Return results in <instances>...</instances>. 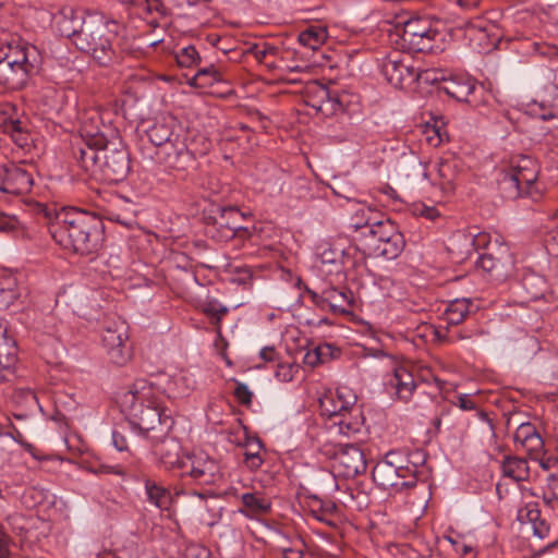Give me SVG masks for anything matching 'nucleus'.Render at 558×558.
Segmentation results:
<instances>
[{
    "instance_id": "nucleus-1",
    "label": "nucleus",
    "mask_w": 558,
    "mask_h": 558,
    "mask_svg": "<svg viewBox=\"0 0 558 558\" xmlns=\"http://www.w3.org/2000/svg\"><path fill=\"white\" fill-rule=\"evenodd\" d=\"M121 404L130 411L129 424L150 440L165 439L174 426L171 412L160 405L146 379H136L121 396Z\"/></svg>"
},
{
    "instance_id": "nucleus-2",
    "label": "nucleus",
    "mask_w": 558,
    "mask_h": 558,
    "mask_svg": "<svg viewBox=\"0 0 558 558\" xmlns=\"http://www.w3.org/2000/svg\"><path fill=\"white\" fill-rule=\"evenodd\" d=\"M49 231L57 244L80 255L95 253L104 236L101 219L77 207H63L50 222Z\"/></svg>"
},
{
    "instance_id": "nucleus-3",
    "label": "nucleus",
    "mask_w": 558,
    "mask_h": 558,
    "mask_svg": "<svg viewBox=\"0 0 558 558\" xmlns=\"http://www.w3.org/2000/svg\"><path fill=\"white\" fill-rule=\"evenodd\" d=\"M119 24L99 14H88L87 24L74 39V46L99 65L109 66L117 59Z\"/></svg>"
},
{
    "instance_id": "nucleus-4",
    "label": "nucleus",
    "mask_w": 558,
    "mask_h": 558,
    "mask_svg": "<svg viewBox=\"0 0 558 558\" xmlns=\"http://www.w3.org/2000/svg\"><path fill=\"white\" fill-rule=\"evenodd\" d=\"M243 216L234 206H216L204 216L205 233L217 242H227L232 239L245 241L252 236L246 227L241 226Z\"/></svg>"
},
{
    "instance_id": "nucleus-5",
    "label": "nucleus",
    "mask_w": 558,
    "mask_h": 558,
    "mask_svg": "<svg viewBox=\"0 0 558 558\" xmlns=\"http://www.w3.org/2000/svg\"><path fill=\"white\" fill-rule=\"evenodd\" d=\"M355 227L363 229L362 234L366 236V246L373 255L395 259L402 253L405 241L391 220L372 223L367 220L364 226Z\"/></svg>"
},
{
    "instance_id": "nucleus-6",
    "label": "nucleus",
    "mask_w": 558,
    "mask_h": 558,
    "mask_svg": "<svg viewBox=\"0 0 558 558\" xmlns=\"http://www.w3.org/2000/svg\"><path fill=\"white\" fill-rule=\"evenodd\" d=\"M401 41L409 52L434 53L441 49L442 34L427 20L417 17L404 23Z\"/></svg>"
},
{
    "instance_id": "nucleus-7",
    "label": "nucleus",
    "mask_w": 558,
    "mask_h": 558,
    "mask_svg": "<svg viewBox=\"0 0 558 558\" xmlns=\"http://www.w3.org/2000/svg\"><path fill=\"white\" fill-rule=\"evenodd\" d=\"M131 170L130 155L118 138H107L96 178L107 184L122 182Z\"/></svg>"
},
{
    "instance_id": "nucleus-8",
    "label": "nucleus",
    "mask_w": 558,
    "mask_h": 558,
    "mask_svg": "<svg viewBox=\"0 0 558 558\" xmlns=\"http://www.w3.org/2000/svg\"><path fill=\"white\" fill-rule=\"evenodd\" d=\"M107 144L104 133H90L84 130L83 138L72 146V155L77 165L92 177L97 175L101 160V150Z\"/></svg>"
},
{
    "instance_id": "nucleus-9",
    "label": "nucleus",
    "mask_w": 558,
    "mask_h": 558,
    "mask_svg": "<svg viewBox=\"0 0 558 558\" xmlns=\"http://www.w3.org/2000/svg\"><path fill=\"white\" fill-rule=\"evenodd\" d=\"M380 71L389 84L396 88L411 86L420 78L411 58L400 51H391L381 61Z\"/></svg>"
},
{
    "instance_id": "nucleus-10",
    "label": "nucleus",
    "mask_w": 558,
    "mask_h": 558,
    "mask_svg": "<svg viewBox=\"0 0 558 558\" xmlns=\"http://www.w3.org/2000/svg\"><path fill=\"white\" fill-rule=\"evenodd\" d=\"M0 60L36 71L40 65V54L37 48L20 37L12 38L0 46Z\"/></svg>"
},
{
    "instance_id": "nucleus-11",
    "label": "nucleus",
    "mask_w": 558,
    "mask_h": 558,
    "mask_svg": "<svg viewBox=\"0 0 558 558\" xmlns=\"http://www.w3.org/2000/svg\"><path fill=\"white\" fill-rule=\"evenodd\" d=\"M128 327L124 322H114L108 325L101 335L104 347L110 361L117 365H123L130 359V349L126 345Z\"/></svg>"
},
{
    "instance_id": "nucleus-12",
    "label": "nucleus",
    "mask_w": 558,
    "mask_h": 558,
    "mask_svg": "<svg viewBox=\"0 0 558 558\" xmlns=\"http://www.w3.org/2000/svg\"><path fill=\"white\" fill-rule=\"evenodd\" d=\"M332 458L333 468L345 478H354L367 469L364 452L355 445H340Z\"/></svg>"
},
{
    "instance_id": "nucleus-13",
    "label": "nucleus",
    "mask_w": 558,
    "mask_h": 558,
    "mask_svg": "<svg viewBox=\"0 0 558 558\" xmlns=\"http://www.w3.org/2000/svg\"><path fill=\"white\" fill-rule=\"evenodd\" d=\"M304 102L325 116H331L339 110H343L340 96L337 93H331L327 86L318 82H312L306 85Z\"/></svg>"
},
{
    "instance_id": "nucleus-14",
    "label": "nucleus",
    "mask_w": 558,
    "mask_h": 558,
    "mask_svg": "<svg viewBox=\"0 0 558 558\" xmlns=\"http://www.w3.org/2000/svg\"><path fill=\"white\" fill-rule=\"evenodd\" d=\"M52 21L57 32L74 45V39L87 24V15L82 10L65 5L53 15Z\"/></svg>"
},
{
    "instance_id": "nucleus-15",
    "label": "nucleus",
    "mask_w": 558,
    "mask_h": 558,
    "mask_svg": "<svg viewBox=\"0 0 558 558\" xmlns=\"http://www.w3.org/2000/svg\"><path fill=\"white\" fill-rule=\"evenodd\" d=\"M158 148V155L170 168L185 169L193 161V154L189 150L183 134L174 136L171 142L161 144Z\"/></svg>"
},
{
    "instance_id": "nucleus-16",
    "label": "nucleus",
    "mask_w": 558,
    "mask_h": 558,
    "mask_svg": "<svg viewBox=\"0 0 558 558\" xmlns=\"http://www.w3.org/2000/svg\"><path fill=\"white\" fill-rule=\"evenodd\" d=\"M186 473L199 485H210L220 478L218 463L204 453L187 457Z\"/></svg>"
},
{
    "instance_id": "nucleus-17",
    "label": "nucleus",
    "mask_w": 558,
    "mask_h": 558,
    "mask_svg": "<svg viewBox=\"0 0 558 558\" xmlns=\"http://www.w3.org/2000/svg\"><path fill=\"white\" fill-rule=\"evenodd\" d=\"M13 402L22 408L21 411L13 413L14 418L21 422L20 427L14 426L15 432L19 436H22V432L31 434L34 426L26 423V420L28 418V412H34L39 408L36 393L31 389H16L13 393Z\"/></svg>"
},
{
    "instance_id": "nucleus-18",
    "label": "nucleus",
    "mask_w": 558,
    "mask_h": 558,
    "mask_svg": "<svg viewBox=\"0 0 558 558\" xmlns=\"http://www.w3.org/2000/svg\"><path fill=\"white\" fill-rule=\"evenodd\" d=\"M356 403V396L347 388L337 389L336 397L320 399L322 414L328 416L330 422L341 415H347Z\"/></svg>"
},
{
    "instance_id": "nucleus-19",
    "label": "nucleus",
    "mask_w": 558,
    "mask_h": 558,
    "mask_svg": "<svg viewBox=\"0 0 558 558\" xmlns=\"http://www.w3.org/2000/svg\"><path fill=\"white\" fill-rule=\"evenodd\" d=\"M401 476L397 469H393L387 462H377L373 468L372 477L373 481L383 489H393L395 492H401L404 488L414 487V480L401 481Z\"/></svg>"
},
{
    "instance_id": "nucleus-20",
    "label": "nucleus",
    "mask_w": 558,
    "mask_h": 558,
    "mask_svg": "<svg viewBox=\"0 0 558 558\" xmlns=\"http://www.w3.org/2000/svg\"><path fill=\"white\" fill-rule=\"evenodd\" d=\"M33 185L32 174L24 168L14 163L4 168L2 175V193L22 195L31 191Z\"/></svg>"
},
{
    "instance_id": "nucleus-21",
    "label": "nucleus",
    "mask_w": 558,
    "mask_h": 558,
    "mask_svg": "<svg viewBox=\"0 0 558 558\" xmlns=\"http://www.w3.org/2000/svg\"><path fill=\"white\" fill-rule=\"evenodd\" d=\"M38 71L0 60V85L9 89H22Z\"/></svg>"
},
{
    "instance_id": "nucleus-22",
    "label": "nucleus",
    "mask_w": 558,
    "mask_h": 558,
    "mask_svg": "<svg viewBox=\"0 0 558 558\" xmlns=\"http://www.w3.org/2000/svg\"><path fill=\"white\" fill-rule=\"evenodd\" d=\"M532 110L543 120L558 118V87L547 85L531 102Z\"/></svg>"
},
{
    "instance_id": "nucleus-23",
    "label": "nucleus",
    "mask_w": 558,
    "mask_h": 558,
    "mask_svg": "<svg viewBox=\"0 0 558 558\" xmlns=\"http://www.w3.org/2000/svg\"><path fill=\"white\" fill-rule=\"evenodd\" d=\"M154 442V453L159 461L167 468L172 469L175 466L185 468L186 462L180 459V444L175 438L151 440Z\"/></svg>"
},
{
    "instance_id": "nucleus-24",
    "label": "nucleus",
    "mask_w": 558,
    "mask_h": 558,
    "mask_svg": "<svg viewBox=\"0 0 558 558\" xmlns=\"http://www.w3.org/2000/svg\"><path fill=\"white\" fill-rule=\"evenodd\" d=\"M149 141L158 147L161 144L171 142L174 136L182 134L181 126L178 125L177 121L172 117H165L157 120L147 131Z\"/></svg>"
},
{
    "instance_id": "nucleus-25",
    "label": "nucleus",
    "mask_w": 558,
    "mask_h": 558,
    "mask_svg": "<svg viewBox=\"0 0 558 558\" xmlns=\"http://www.w3.org/2000/svg\"><path fill=\"white\" fill-rule=\"evenodd\" d=\"M352 304V292L348 289L339 290L336 287L324 289V303L322 311H330L333 314H347Z\"/></svg>"
},
{
    "instance_id": "nucleus-26",
    "label": "nucleus",
    "mask_w": 558,
    "mask_h": 558,
    "mask_svg": "<svg viewBox=\"0 0 558 558\" xmlns=\"http://www.w3.org/2000/svg\"><path fill=\"white\" fill-rule=\"evenodd\" d=\"M388 385L395 389L397 399L403 402H408L416 389L413 374L403 366L395 368Z\"/></svg>"
},
{
    "instance_id": "nucleus-27",
    "label": "nucleus",
    "mask_w": 558,
    "mask_h": 558,
    "mask_svg": "<svg viewBox=\"0 0 558 558\" xmlns=\"http://www.w3.org/2000/svg\"><path fill=\"white\" fill-rule=\"evenodd\" d=\"M509 169L518 177L519 182L529 193L531 185L537 180L538 175L536 161L531 157L522 156L513 160Z\"/></svg>"
},
{
    "instance_id": "nucleus-28",
    "label": "nucleus",
    "mask_w": 558,
    "mask_h": 558,
    "mask_svg": "<svg viewBox=\"0 0 558 558\" xmlns=\"http://www.w3.org/2000/svg\"><path fill=\"white\" fill-rule=\"evenodd\" d=\"M521 288L525 301H537L542 299L548 290L547 280L544 276L526 270L521 278Z\"/></svg>"
},
{
    "instance_id": "nucleus-29",
    "label": "nucleus",
    "mask_w": 558,
    "mask_h": 558,
    "mask_svg": "<svg viewBox=\"0 0 558 558\" xmlns=\"http://www.w3.org/2000/svg\"><path fill=\"white\" fill-rule=\"evenodd\" d=\"M441 89L458 101H468L475 89V82L465 76H452L442 82Z\"/></svg>"
},
{
    "instance_id": "nucleus-30",
    "label": "nucleus",
    "mask_w": 558,
    "mask_h": 558,
    "mask_svg": "<svg viewBox=\"0 0 558 558\" xmlns=\"http://www.w3.org/2000/svg\"><path fill=\"white\" fill-rule=\"evenodd\" d=\"M81 138H83L84 130L90 133H104L107 137L114 134L111 123H105L104 114L98 109H86L81 114Z\"/></svg>"
},
{
    "instance_id": "nucleus-31",
    "label": "nucleus",
    "mask_w": 558,
    "mask_h": 558,
    "mask_svg": "<svg viewBox=\"0 0 558 558\" xmlns=\"http://www.w3.org/2000/svg\"><path fill=\"white\" fill-rule=\"evenodd\" d=\"M16 352L14 339L8 336L7 328L0 326V383L4 380L5 373L14 365Z\"/></svg>"
},
{
    "instance_id": "nucleus-32",
    "label": "nucleus",
    "mask_w": 558,
    "mask_h": 558,
    "mask_svg": "<svg viewBox=\"0 0 558 558\" xmlns=\"http://www.w3.org/2000/svg\"><path fill=\"white\" fill-rule=\"evenodd\" d=\"M508 259L495 257L492 253L480 255L477 260V266L496 281L504 280L508 276Z\"/></svg>"
},
{
    "instance_id": "nucleus-33",
    "label": "nucleus",
    "mask_w": 558,
    "mask_h": 558,
    "mask_svg": "<svg viewBox=\"0 0 558 558\" xmlns=\"http://www.w3.org/2000/svg\"><path fill=\"white\" fill-rule=\"evenodd\" d=\"M144 486L147 495V499L150 504L159 508L160 510H168L172 504V495L170 490L158 484L157 482L146 478Z\"/></svg>"
},
{
    "instance_id": "nucleus-34",
    "label": "nucleus",
    "mask_w": 558,
    "mask_h": 558,
    "mask_svg": "<svg viewBox=\"0 0 558 558\" xmlns=\"http://www.w3.org/2000/svg\"><path fill=\"white\" fill-rule=\"evenodd\" d=\"M473 302L470 299H456L449 302L445 311V319L448 325L461 324L470 314Z\"/></svg>"
},
{
    "instance_id": "nucleus-35",
    "label": "nucleus",
    "mask_w": 558,
    "mask_h": 558,
    "mask_svg": "<svg viewBox=\"0 0 558 558\" xmlns=\"http://www.w3.org/2000/svg\"><path fill=\"white\" fill-rule=\"evenodd\" d=\"M502 473L505 476L515 482L526 481L530 476V469L526 459L519 457H506L502 462Z\"/></svg>"
},
{
    "instance_id": "nucleus-36",
    "label": "nucleus",
    "mask_w": 558,
    "mask_h": 558,
    "mask_svg": "<svg viewBox=\"0 0 558 558\" xmlns=\"http://www.w3.org/2000/svg\"><path fill=\"white\" fill-rule=\"evenodd\" d=\"M332 426H338V432L345 436L359 433L362 426L360 410L355 405L352 407L347 415H341L332 421Z\"/></svg>"
},
{
    "instance_id": "nucleus-37",
    "label": "nucleus",
    "mask_w": 558,
    "mask_h": 558,
    "mask_svg": "<svg viewBox=\"0 0 558 558\" xmlns=\"http://www.w3.org/2000/svg\"><path fill=\"white\" fill-rule=\"evenodd\" d=\"M243 507L246 509L245 513L250 517H256L259 514H265L270 510V501L266 498L258 496L253 493H245L241 497ZM244 512V510H241Z\"/></svg>"
},
{
    "instance_id": "nucleus-38",
    "label": "nucleus",
    "mask_w": 558,
    "mask_h": 558,
    "mask_svg": "<svg viewBox=\"0 0 558 558\" xmlns=\"http://www.w3.org/2000/svg\"><path fill=\"white\" fill-rule=\"evenodd\" d=\"M498 186L508 198H517L527 193L519 182L518 177L510 169L502 172L501 178L498 180Z\"/></svg>"
},
{
    "instance_id": "nucleus-39",
    "label": "nucleus",
    "mask_w": 558,
    "mask_h": 558,
    "mask_svg": "<svg viewBox=\"0 0 558 558\" xmlns=\"http://www.w3.org/2000/svg\"><path fill=\"white\" fill-rule=\"evenodd\" d=\"M16 279L12 276H7L0 279V308L7 310L19 298Z\"/></svg>"
},
{
    "instance_id": "nucleus-40",
    "label": "nucleus",
    "mask_w": 558,
    "mask_h": 558,
    "mask_svg": "<svg viewBox=\"0 0 558 558\" xmlns=\"http://www.w3.org/2000/svg\"><path fill=\"white\" fill-rule=\"evenodd\" d=\"M327 39V31L324 27L311 26L299 35V43L312 50L318 49Z\"/></svg>"
},
{
    "instance_id": "nucleus-41",
    "label": "nucleus",
    "mask_w": 558,
    "mask_h": 558,
    "mask_svg": "<svg viewBox=\"0 0 558 558\" xmlns=\"http://www.w3.org/2000/svg\"><path fill=\"white\" fill-rule=\"evenodd\" d=\"M222 81L221 73L214 64L198 69L195 75L190 80V85L195 87L211 86L217 82Z\"/></svg>"
},
{
    "instance_id": "nucleus-42",
    "label": "nucleus",
    "mask_w": 558,
    "mask_h": 558,
    "mask_svg": "<svg viewBox=\"0 0 558 558\" xmlns=\"http://www.w3.org/2000/svg\"><path fill=\"white\" fill-rule=\"evenodd\" d=\"M246 447L247 449L244 452V463L250 470H257L263 463V459L260 457L263 444L258 438H254L247 440Z\"/></svg>"
},
{
    "instance_id": "nucleus-43",
    "label": "nucleus",
    "mask_w": 558,
    "mask_h": 558,
    "mask_svg": "<svg viewBox=\"0 0 558 558\" xmlns=\"http://www.w3.org/2000/svg\"><path fill=\"white\" fill-rule=\"evenodd\" d=\"M175 60L180 68H194L201 62V56L196 48L192 45L180 49L175 53Z\"/></svg>"
},
{
    "instance_id": "nucleus-44",
    "label": "nucleus",
    "mask_w": 558,
    "mask_h": 558,
    "mask_svg": "<svg viewBox=\"0 0 558 558\" xmlns=\"http://www.w3.org/2000/svg\"><path fill=\"white\" fill-rule=\"evenodd\" d=\"M454 241L463 242L468 246H473L475 251H478L480 248H485L490 243V235L487 232H478V233H471L468 234L461 233L456 236Z\"/></svg>"
},
{
    "instance_id": "nucleus-45",
    "label": "nucleus",
    "mask_w": 558,
    "mask_h": 558,
    "mask_svg": "<svg viewBox=\"0 0 558 558\" xmlns=\"http://www.w3.org/2000/svg\"><path fill=\"white\" fill-rule=\"evenodd\" d=\"M203 312L211 318V324L216 326L217 331L219 332L221 319L228 313V308L218 302H208L204 305Z\"/></svg>"
},
{
    "instance_id": "nucleus-46",
    "label": "nucleus",
    "mask_w": 558,
    "mask_h": 558,
    "mask_svg": "<svg viewBox=\"0 0 558 558\" xmlns=\"http://www.w3.org/2000/svg\"><path fill=\"white\" fill-rule=\"evenodd\" d=\"M541 518V510L538 504L529 502L518 511V520L524 524L530 523L531 526Z\"/></svg>"
},
{
    "instance_id": "nucleus-47",
    "label": "nucleus",
    "mask_w": 558,
    "mask_h": 558,
    "mask_svg": "<svg viewBox=\"0 0 558 558\" xmlns=\"http://www.w3.org/2000/svg\"><path fill=\"white\" fill-rule=\"evenodd\" d=\"M248 52L255 57L258 62H265L269 56H277L278 47L268 43L254 44L248 48Z\"/></svg>"
},
{
    "instance_id": "nucleus-48",
    "label": "nucleus",
    "mask_w": 558,
    "mask_h": 558,
    "mask_svg": "<svg viewBox=\"0 0 558 558\" xmlns=\"http://www.w3.org/2000/svg\"><path fill=\"white\" fill-rule=\"evenodd\" d=\"M537 433V428L532 423H521L513 436L517 449L523 444H526V440L531 439V437L535 436Z\"/></svg>"
},
{
    "instance_id": "nucleus-49",
    "label": "nucleus",
    "mask_w": 558,
    "mask_h": 558,
    "mask_svg": "<svg viewBox=\"0 0 558 558\" xmlns=\"http://www.w3.org/2000/svg\"><path fill=\"white\" fill-rule=\"evenodd\" d=\"M544 440L539 433H537L535 436L531 437V439L526 440V444H523L519 448L526 451L530 459L539 458V454L544 451Z\"/></svg>"
},
{
    "instance_id": "nucleus-50",
    "label": "nucleus",
    "mask_w": 558,
    "mask_h": 558,
    "mask_svg": "<svg viewBox=\"0 0 558 558\" xmlns=\"http://www.w3.org/2000/svg\"><path fill=\"white\" fill-rule=\"evenodd\" d=\"M299 372V366L292 363H278L276 377L282 383L291 381L294 378V374Z\"/></svg>"
},
{
    "instance_id": "nucleus-51",
    "label": "nucleus",
    "mask_w": 558,
    "mask_h": 558,
    "mask_svg": "<svg viewBox=\"0 0 558 558\" xmlns=\"http://www.w3.org/2000/svg\"><path fill=\"white\" fill-rule=\"evenodd\" d=\"M15 546L7 530L0 524V558H10L12 548Z\"/></svg>"
},
{
    "instance_id": "nucleus-52",
    "label": "nucleus",
    "mask_w": 558,
    "mask_h": 558,
    "mask_svg": "<svg viewBox=\"0 0 558 558\" xmlns=\"http://www.w3.org/2000/svg\"><path fill=\"white\" fill-rule=\"evenodd\" d=\"M46 495L44 489H38L36 487H31L25 490L23 495V502L28 507H35L36 505L43 502Z\"/></svg>"
},
{
    "instance_id": "nucleus-53",
    "label": "nucleus",
    "mask_w": 558,
    "mask_h": 558,
    "mask_svg": "<svg viewBox=\"0 0 558 558\" xmlns=\"http://www.w3.org/2000/svg\"><path fill=\"white\" fill-rule=\"evenodd\" d=\"M93 474H117L123 475V470L120 465H109L106 463H93L87 469Z\"/></svg>"
},
{
    "instance_id": "nucleus-54",
    "label": "nucleus",
    "mask_w": 558,
    "mask_h": 558,
    "mask_svg": "<svg viewBox=\"0 0 558 558\" xmlns=\"http://www.w3.org/2000/svg\"><path fill=\"white\" fill-rule=\"evenodd\" d=\"M233 395L238 402L241 403L242 405H250L252 403L253 395L250 391L248 387L243 383L236 381Z\"/></svg>"
},
{
    "instance_id": "nucleus-55",
    "label": "nucleus",
    "mask_w": 558,
    "mask_h": 558,
    "mask_svg": "<svg viewBox=\"0 0 558 558\" xmlns=\"http://www.w3.org/2000/svg\"><path fill=\"white\" fill-rule=\"evenodd\" d=\"M456 165L451 160H441L438 163V174L447 182H451L454 178Z\"/></svg>"
},
{
    "instance_id": "nucleus-56",
    "label": "nucleus",
    "mask_w": 558,
    "mask_h": 558,
    "mask_svg": "<svg viewBox=\"0 0 558 558\" xmlns=\"http://www.w3.org/2000/svg\"><path fill=\"white\" fill-rule=\"evenodd\" d=\"M380 462H387L398 471L403 470V464L409 462L400 451H389Z\"/></svg>"
},
{
    "instance_id": "nucleus-57",
    "label": "nucleus",
    "mask_w": 558,
    "mask_h": 558,
    "mask_svg": "<svg viewBox=\"0 0 558 558\" xmlns=\"http://www.w3.org/2000/svg\"><path fill=\"white\" fill-rule=\"evenodd\" d=\"M417 468H418V464L417 462L415 461H410V464H408V462H405L403 464V470L402 471H398V473L401 476V481H407V480H414V487L416 486V483H417V478H416V473H417Z\"/></svg>"
},
{
    "instance_id": "nucleus-58",
    "label": "nucleus",
    "mask_w": 558,
    "mask_h": 558,
    "mask_svg": "<svg viewBox=\"0 0 558 558\" xmlns=\"http://www.w3.org/2000/svg\"><path fill=\"white\" fill-rule=\"evenodd\" d=\"M533 534L537 536L539 539H544L548 537L550 532V526L545 519L539 518L532 525Z\"/></svg>"
},
{
    "instance_id": "nucleus-59",
    "label": "nucleus",
    "mask_w": 558,
    "mask_h": 558,
    "mask_svg": "<svg viewBox=\"0 0 558 558\" xmlns=\"http://www.w3.org/2000/svg\"><path fill=\"white\" fill-rule=\"evenodd\" d=\"M210 551L201 545H190L185 550L184 558H209Z\"/></svg>"
},
{
    "instance_id": "nucleus-60",
    "label": "nucleus",
    "mask_w": 558,
    "mask_h": 558,
    "mask_svg": "<svg viewBox=\"0 0 558 558\" xmlns=\"http://www.w3.org/2000/svg\"><path fill=\"white\" fill-rule=\"evenodd\" d=\"M23 521H24V517L22 514H19V513L10 514L7 518L8 524L10 525L12 531L14 533H16L17 535H22L24 533V531H25V527L22 524Z\"/></svg>"
},
{
    "instance_id": "nucleus-61",
    "label": "nucleus",
    "mask_w": 558,
    "mask_h": 558,
    "mask_svg": "<svg viewBox=\"0 0 558 558\" xmlns=\"http://www.w3.org/2000/svg\"><path fill=\"white\" fill-rule=\"evenodd\" d=\"M533 460L538 461L539 466L545 470L549 471L550 469L558 468V457H545V451H543L542 454H539V458H534Z\"/></svg>"
},
{
    "instance_id": "nucleus-62",
    "label": "nucleus",
    "mask_w": 558,
    "mask_h": 558,
    "mask_svg": "<svg viewBox=\"0 0 558 558\" xmlns=\"http://www.w3.org/2000/svg\"><path fill=\"white\" fill-rule=\"evenodd\" d=\"M546 246L549 251L558 254V221L557 225L549 231L546 239Z\"/></svg>"
},
{
    "instance_id": "nucleus-63",
    "label": "nucleus",
    "mask_w": 558,
    "mask_h": 558,
    "mask_svg": "<svg viewBox=\"0 0 558 558\" xmlns=\"http://www.w3.org/2000/svg\"><path fill=\"white\" fill-rule=\"evenodd\" d=\"M112 441L114 447L119 451H123L128 449V441L125 435L120 429H114L112 432Z\"/></svg>"
},
{
    "instance_id": "nucleus-64",
    "label": "nucleus",
    "mask_w": 558,
    "mask_h": 558,
    "mask_svg": "<svg viewBox=\"0 0 558 558\" xmlns=\"http://www.w3.org/2000/svg\"><path fill=\"white\" fill-rule=\"evenodd\" d=\"M107 218L110 221L118 222L124 227H131L133 225V219L131 217H125L114 211H108Z\"/></svg>"
}]
</instances>
